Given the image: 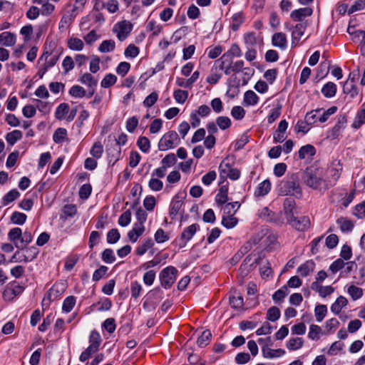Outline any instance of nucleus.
Returning a JSON list of instances; mask_svg holds the SVG:
<instances>
[{"label": "nucleus", "mask_w": 365, "mask_h": 365, "mask_svg": "<svg viewBox=\"0 0 365 365\" xmlns=\"http://www.w3.org/2000/svg\"><path fill=\"white\" fill-rule=\"evenodd\" d=\"M336 223L339 225L342 232H351L354 228L353 222L346 217H339L337 219Z\"/></svg>", "instance_id": "7c9ffc66"}, {"label": "nucleus", "mask_w": 365, "mask_h": 365, "mask_svg": "<svg viewBox=\"0 0 365 365\" xmlns=\"http://www.w3.org/2000/svg\"><path fill=\"white\" fill-rule=\"evenodd\" d=\"M347 292L353 300L359 299L363 294L362 289L354 285L349 287Z\"/></svg>", "instance_id": "680f3d73"}, {"label": "nucleus", "mask_w": 365, "mask_h": 365, "mask_svg": "<svg viewBox=\"0 0 365 365\" xmlns=\"http://www.w3.org/2000/svg\"><path fill=\"white\" fill-rule=\"evenodd\" d=\"M295 201L291 198H286L283 203V210L284 211V214L286 215L287 220L288 218L292 217L294 216L293 210L295 207Z\"/></svg>", "instance_id": "bb28decb"}, {"label": "nucleus", "mask_w": 365, "mask_h": 365, "mask_svg": "<svg viewBox=\"0 0 365 365\" xmlns=\"http://www.w3.org/2000/svg\"><path fill=\"white\" fill-rule=\"evenodd\" d=\"M336 86L333 82H328L322 88V93L326 98H332L336 95Z\"/></svg>", "instance_id": "2f4dec72"}, {"label": "nucleus", "mask_w": 365, "mask_h": 365, "mask_svg": "<svg viewBox=\"0 0 365 365\" xmlns=\"http://www.w3.org/2000/svg\"><path fill=\"white\" fill-rule=\"evenodd\" d=\"M327 312V308L326 305L320 304L316 306L314 309L316 320L319 322H322L325 317Z\"/></svg>", "instance_id": "6e6d98bb"}, {"label": "nucleus", "mask_w": 365, "mask_h": 365, "mask_svg": "<svg viewBox=\"0 0 365 365\" xmlns=\"http://www.w3.org/2000/svg\"><path fill=\"white\" fill-rule=\"evenodd\" d=\"M200 230V225L194 223L185 227L182 232L179 240V247L182 248L185 247L186 244L192 238L197 230Z\"/></svg>", "instance_id": "6e6552de"}, {"label": "nucleus", "mask_w": 365, "mask_h": 365, "mask_svg": "<svg viewBox=\"0 0 365 365\" xmlns=\"http://www.w3.org/2000/svg\"><path fill=\"white\" fill-rule=\"evenodd\" d=\"M64 289L63 284L56 283L48 291L46 296L43 299V302L47 300L49 303L57 299L63 294Z\"/></svg>", "instance_id": "9b49d317"}, {"label": "nucleus", "mask_w": 365, "mask_h": 365, "mask_svg": "<svg viewBox=\"0 0 365 365\" xmlns=\"http://www.w3.org/2000/svg\"><path fill=\"white\" fill-rule=\"evenodd\" d=\"M322 110L323 108H318L308 112L305 115L306 120L312 125L319 122V117H320V113Z\"/></svg>", "instance_id": "c03bdc74"}, {"label": "nucleus", "mask_w": 365, "mask_h": 365, "mask_svg": "<svg viewBox=\"0 0 365 365\" xmlns=\"http://www.w3.org/2000/svg\"><path fill=\"white\" fill-rule=\"evenodd\" d=\"M103 152V148L100 142L95 143L90 150L91 155L96 158H100L102 156Z\"/></svg>", "instance_id": "69168bd1"}, {"label": "nucleus", "mask_w": 365, "mask_h": 365, "mask_svg": "<svg viewBox=\"0 0 365 365\" xmlns=\"http://www.w3.org/2000/svg\"><path fill=\"white\" fill-rule=\"evenodd\" d=\"M347 299L343 297H339L336 300L331 306V311L334 314H339L341 309L347 304Z\"/></svg>", "instance_id": "c756f323"}, {"label": "nucleus", "mask_w": 365, "mask_h": 365, "mask_svg": "<svg viewBox=\"0 0 365 365\" xmlns=\"http://www.w3.org/2000/svg\"><path fill=\"white\" fill-rule=\"evenodd\" d=\"M148 187L153 191H160L163 189V182L157 178L152 177L148 182Z\"/></svg>", "instance_id": "0e129e2a"}, {"label": "nucleus", "mask_w": 365, "mask_h": 365, "mask_svg": "<svg viewBox=\"0 0 365 365\" xmlns=\"http://www.w3.org/2000/svg\"><path fill=\"white\" fill-rule=\"evenodd\" d=\"M262 353L264 358L273 359L283 356L285 351L282 349H272L267 345H264L262 347Z\"/></svg>", "instance_id": "f3484780"}, {"label": "nucleus", "mask_w": 365, "mask_h": 365, "mask_svg": "<svg viewBox=\"0 0 365 365\" xmlns=\"http://www.w3.org/2000/svg\"><path fill=\"white\" fill-rule=\"evenodd\" d=\"M20 196L19 192L16 189H12L8 192L2 198V205L6 206L16 200Z\"/></svg>", "instance_id": "f704fd0d"}, {"label": "nucleus", "mask_w": 365, "mask_h": 365, "mask_svg": "<svg viewBox=\"0 0 365 365\" xmlns=\"http://www.w3.org/2000/svg\"><path fill=\"white\" fill-rule=\"evenodd\" d=\"M212 337L211 331L208 329L203 331L201 335L197 338V344L200 347H205L210 342Z\"/></svg>", "instance_id": "72a5a7b5"}, {"label": "nucleus", "mask_w": 365, "mask_h": 365, "mask_svg": "<svg viewBox=\"0 0 365 365\" xmlns=\"http://www.w3.org/2000/svg\"><path fill=\"white\" fill-rule=\"evenodd\" d=\"M116 81L117 77L112 73H108L101 81V86L103 88H107L114 85Z\"/></svg>", "instance_id": "bf43d9fd"}, {"label": "nucleus", "mask_w": 365, "mask_h": 365, "mask_svg": "<svg viewBox=\"0 0 365 365\" xmlns=\"http://www.w3.org/2000/svg\"><path fill=\"white\" fill-rule=\"evenodd\" d=\"M173 96L178 103H184L188 97V92L183 90H176L174 91Z\"/></svg>", "instance_id": "e2e57ef3"}, {"label": "nucleus", "mask_w": 365, "mask_h": 365, "mask_svg": "<svg viewBox=\"0 0 365 365\" xmlns=\"http://www.w3.org/2000/svg\"><path fill=\"white\" fill-rule=\"evenodd\" d=\"M302 179L304 182L314 190H327L329 186L325 181L319 176H318L312 170L307 169L304 174Z\"/></svg>", "instance_id": "f03ea898"}, {"label": "nucleus", "mask_w": 365, "mask_h": 365, "mask_svg": "<svg viewBox=\"0 0 365 365\" xmlns=\"http://www.w3.org/2000/svg\"><path fill=\"white\" fill-rule=\"evenodd\" d=\"M120 237V232L117 229H111L107 234V242L109 244L116 243Z\"/></svg>", "instance_id": "774afa93"}, {"label": "nucleus", "mask_w": 365, "mask_h": 365, "mask_svg": "<svg viewBox=\"0 0 365 365\" xmlns=\"http://www.w3.org/2000/svg\"><path fill=\"white\" fill-rule=\"evenodd\" d=\"M280 310L276 307H272L267 310V319L272 322L277 321L280 317Z\"/></svg>", "instance_id": "338daca9"}, {"label": "nucleus", "mask_w": 365, "mask_h": 365, "mask_svg": "<svg viewBox=\"0 0 365 365\" xmlns=\"http://www.w3.org/2000/svg\"><path fill=\"white\" fill-rule=\"evenodd\" d=\"M180 143V140L178 133L172 130L163 135L158 143V148L160 150L165 151L168 149L173 148Z\"/></svg>", "instance_id": "7ed1b4c3"}, {"label": "nucleus", "mask_w": 365, "mask_h": 365, "mask_svg": "<svg viewBox=\"0 0 365 365\" xmlns=\"http://www.w3.org/2000/svg\"><path fill=\"white\" fill-rule=\"evenodd\" d=\"M315 263L312 260H307L297 268V272L302 277H307L313 272Z\"/></svg>", "instance_id": "4be33fe9"}, {"label": "nucleus", "mask_w": 365, "mask_h": 365, "mask_svg": "<svg viewBox=\"0 0 365 365\" xmlns=\"http://www.w3.org/2000/svg\"><path fill=\"white\" fill-rule=\"evenodd\" d=\"M22 230L19 227L11 228L8 232V239L14 243V245L22 250V245H20Z\"/></svg>", "instance_id": "2eb2a0df"}, {"label": "nucleus", "mask_w": 365, "mask_h": 365, "mask_svg": "<svg viewBox=\"0 0 365 365\" xmlns=\"http://www.w3.org/2000/svg\"><path fill=\"white\" fill-rule=\"evenodd\" d=\"M153 245H154V242H153V240L150 238H148V239L145 240L143 242V243L137 247V249L135 250L136 254L138 255L141 256V255H144L148 251V250L151 248Z\"/></svg>", "instance_id": "4c0bfd02"}, {"label": "nucleus", "mask_w": 365, "mask_h": 365, "mask_svg": "<svg viewBox=\"0 0 365 365\" xmlns=\"http://www.w3.org/2000/svg\"><path fill=\"white\" fill-rule=\"evenodd\" d=\"M228 200V187L226 185L222 186L215 196L216 202L221 205Z\"/></svg>", "instance_id": "473e14b6"}, {"label": "nucleus", "mask_w": 365, "mask_h": 365, "mask_svg": "<svg viewBox=\"0 0 365 365\" xmlns=\"http://www.w3.org/2000/svg\"><path fill=\"white\" fill-rule=\"evenodd\" d=\"M69 94L75 98H83L86 96V91L81 86H73L69 90Z\"/></svg>", "instance_id": "4d7b16f0"}, {"label": "nucleus", "mask_w": 365, "mask_h": 365, "mask_svg": "<svg viewBox=\"0 0 365 365\" xmlns=\"http://www.w3.org/2000/svg\"><path fill=\"white\" fill-rule=\"evenodd\" d=\"M312 9L309 7L295 9L291 12V18L297 21H302L305 17L310 16L312 14Z\"/></svg>", "instance_id": "dca6fc26"}, {"label": "nucleus", "mask_w": 365, "mask_h": 365, "mask_svg": "<svg viewBox=\"0 0 365 365\" xmlns=\"http://www.w3.org/2000/svg\"><path fill=\"white\" fill-rule=\"evenodd\" d=\"M244 21V16L241 12L236 13L232 16V24L230 25L233 31L239 29L240 25Z\"/></svg>", "instance_id": "09e8293b"}, {"label": "nucleus", "mask_w": 365, "mask_h": 365, "mask_svg": "<svg viewBox=\"0 0 365 365\" xmlns=\"http://www.w3.org/2000/svg\"><path fill=\"white\" fill-rule=\"evenodd\" d=\"M26 218V214L16 211L12 213L10 220L14 224L22 225L25 223Z\"/></svg>", "instance_id": "49530a36"}, {"label": "nucleus", "mask_w": 365, "mask_h": 365, "mask_svg": "<svg viewBox=\"0 0 365 365\" xmlns=\"http://www.w3.org/2000/svg\"><path fill=\"white\" fill-rule=\"evenodd\" d=\"M287 222L294 227L295 230L301 232H304L308 230L310 227V220L307 216L294 217L288 218Z\"/></svg>", "instance_id": "1a4fd4ad"}, {"label": "nucleus", "mask_w": 365, "mask_h": 365, "mask_svg": "<svg viewBox=\"0 0 365 365\" xmlns=\"http://www.w3.org/2000/svg\"><path fill=\"white\" fill-rule=\"evenodd\" d=\"M222 224L227 228H233L237 223V219L232 214H224Z\"/></svg>", "instance_id": "58836bf2"}, {"label": "nucleus", "mask_w": 365, "mask_h": 365, "mask_svg": "<svg viewBox=\"0 0 365 365\" xmlns=\"http://www.w3.org/2000/svg\"><path fill=\"white\" fill-rule=\"evenodd\" d=\"M312 124L309 123L307 120L306 117L304 120H298L294 130L297 133H302L304 134L307 133L310 130V125Z\"/></svg>", "instance_id": "3c124183"}, {"label": "nucleus", "mask_w": 365, "mask_h": 365, "mask_svg": "<svg viewBox=\"0 0 365 365\" xmlns=\"http://www.w3.org/2000/svg\"><path fill=\"white\" fill-rule=\"evenodd\" d=\"M145 231V226H139L134 224L133 227L128 233V237L130 242H135L140 236L143 235Z\"/></svg>", "instance_id": "b1692460"}, {"label": "nucleus", "mask_w": 365, "mask_h": 365, "mask_svg": "<svg viewBox=\"0 0 365 365\" xmlns=\"http://www.w3.org/2000/svg\"><path fill=\"white\" fill-rule=\"evenodd\" d=\"M137 145L139 147V149L143 153H148L150 148V140L145 136H141L138 138L137 141Z\"/></svg>", "instance_id": "603ef678"}, {"label": "nucleus", "mask_w": 365, "mask_h": 365, "mask_svg": "<svg viewBox=\"0 0 365 365\" xmlns=\"http://www.w3.org/2000/svg\"><path fill=\"white\" fill-rule=\"evenodd\" d=\"M259 98L252 91H247L244 94L243 105L246 106H255L257 103Z\"/></svg>", "instance_id": "c85d7f7f"}, {"label": "nucleus", "mask_w": 365, "mask_h": 365, "mask_svg": "<svg viewBox=\"0 0 365 365\" xmlns=\"http://www.w3.org/2000/svg\"><path fill=\"white\" fill-rule=\"evenodd\" d=\"M68 48L73 51H81L83 48V42L78 38L72 37L68 41Z\"/></svg>", "instance_id": "a18cd8bd"}, {"label": "nucleus", "mask_w": 365, "mask_h": 365, "mask_svg": "<svg viewBox=\"0 0 365 365\" xmlns=\"http://www.w3.org/2000/svg\"><path fill=\"white\" fill-rule=\"evenodd\" d=\"M69 112V106L66 103H61L56 109L55 117L58 120L66 119V115Z\"/></svg>", "instance_id": "e433bc0d"}, {"label": "nucleus", "mask_w": 365, "mask_h": 365, "mask_svg": "<svg viewBox=\"0 0 365 365\" xmlns=\"http://www.w3.org/2000/svg\"><path fill=\"white\" fill-rule=\"evenodd\" d=\"M101 342V338L99 333L96 330L92 331L91 332L90 336H89V343H90L89 346H93L96 349L98 350Z\"/></svg>", "instance_id": "de8ad7c7"}, {"label": "nucleus", "mask_w": 365, "mask_h": 365, "mask_svg": "<svg viewBox=\"0 0 365 365\" xmlns=\"http://www.w3.org/2000/svg\"><path fill=\"white\" fill-rule=\"evenodd\" d=\"M288 294L289 290L287 286L284 285L274 293L272 299L275 302H278L282 301Z\"/></svg>", "instance_id": "5fc2aeb1"}, {"label": "nucleus", "mask_w": 365, "mask_h": 365, "mask_svg": "<svg viewBox=\"0 0 365 365\" xmlns=\"http://www.w3.org/2000/svg\"><path fill=\"white\" fill-rule=\"evenodd\" d=\"M316 153L315 148L310 144L304 145L300 148L298 154L299 159H304L307 157H312Z\"/></svg>", "instance_id": "cd10ccee"}, {"label": "nucleus", "mask_w": 365, "mask_h": 365, "mask_svg": "<svg viewBox=\"0 0 365 365\" xmlns=\"http://www.w3.org/2000/svg\"><path fill=\"white\" fill-rule=\"evenodd\" d=\"M344 93L349 95L350 98H354L359 93L355 83H345L343 87Z\"/></svg>", "instance_id": "864d4df0"}, {"label": "nucleus", "mask_w": 365, "mask_h": 365, "mask_svg": "<svg viewBox=\"0 0 365 365\" xmlns=\"http://www.w3.org/2000/svg\"><path fill=\"white\" fill-rule=\"evenodd\" d=\"M178 273V269L173 266L164 268L159 274L162 287L165 289L170 288L176 280Z\"/></svg>", "instance_id": "20e7f679"}, {"label": "nucleus", "mask_w": 365, "mask_h": 365, "mask_svg": "<svg viewBox=\"0 0 365 365\" xmlns=\"http://www.w3.org/2000/svg\"><path fill=\"white\" fill-rule=\"evenodd\" d=\"M82 84L86 85L88 88L96 87L98 84V80L95 78L91 73H85L81 75L78 80Z\"/></svg>", "instance_id": "393cba45"}, {"label": "nucleus", "mask_w": 365, "mask_h": 365, "mask_svg": "<svg viewBox=\"0 0 365 365\" xmlns=\"http://www.w3.org/2000/svg\"><path fill=\"white\" fill-rule=\"evenodd\" d=\"M216 66L221 71H224L225 75H230L233 72V60L230 58L228 55H222L219 59L215 61Z\"/></svg>", "instance_id": "9d476101"}, {"label": "nucleus", "mask_w": 365, "mask_h": 365, "mask_svg": "<svg viewBox=\"0 0 365 365\" xmlns=\"http://www.w3.org/2000/svg\"><path fill=\"white\" fill-rule=\"evenodd\" d=\"M235 294L230 297V304L235 309H241L243 307V297L240 293Z\"/></svg>", "instance_id": "a19ab883"}, {"label": "nucleus", "mask_w": 365, "mask_h": 365, "mask_svg": "<svg viewBox=\"0 0 365 365\" xmlns=\"http://www.w3.org/2000/svg\"><path fill=\"white\" fill-rule=\"evenodd\" d=\"M76 298L73 296L67 297L62 305V310L66 313L70 312L76 304Z\"/></svg>", "instance_id": "8fccbe9b"}, {"label": "nucleus", "mask_w": 365, "mask_h": 365, "mask_svg": "<svg viewBox=\"0 0 365 365\" xmlns=\"http://www.w3.org/2000/svg\"><path fill=\"white\" fill-rule=\"evenodd\" d=\"M244 42L247 48H253L256 45H262L263 43V38L260 36H257L254 32H248L244 34Z\"/></svg>", "instance_id": "4468645a"}, {"label": "nucleus", "mask_w": 365, "mask_h": 365, "mask_svg": "<svg viewBox=\"0 0 365 365\" xmlns=\"http://www.w3.org/2000/svg\"><path fill=\"white\" fill-rule=\"evenodd\" d=\"M16 43L15 35L9 32H3L0 34V46H11Z\"/></svg>", "instance_id": "a878e982"}, {"label": "nucleus", "mask_w": 365, "mask_h": 365, "mask_svg": "<svg viewBox=\"0 0 365 365\" xmlns=\"http://www.w3.org/2000/svg\"><path fill=\"white\" fill-rule=\"evenodd\" d=\"M133 29V25L130 21H122L115 24L113 28V31L116 34L117 38L120 41H124Z\"/></svg>", "instance_id": "39448f33"}, {"label": "nucleus", "mask_w": 365, "mask_h": 365, "mask_svg": "<svg viewBox=\"0 0 365 365\" xmlns=\"http://www.w3.org/2000/svg\"><path fill=\"white\" fill-rule=\"evenodd\" d=\"M220 71L221 69L218 68V66H216V63L215 62L212 67L210 74L207 77V82L210 84H216L222 77Z\"/></svg>", "instance_id": "5701e85b"}, {"label": "nucleus", "mask_w": 365, "mask_h": 365, "mask_svg": "<svg viewBox=\"0 0 365 365\" xmlns=\"http://www.w3.org/2000/svg\"><path fill=\"white\" fill-rule=\"evenodd\" d=\"M66 129L63 128H58L55 130L53 135V140L56 143H61L66 139Z\"/></svg>", "instance_id": "ea45409f"}, {"label": "nucleus", "mask_w": 365, "mask_h": 365, "mask_svg": "<svg viewBox=\"0 0 365 365\" xmlns=\"http://www.w3.org/2000/svg\"><path fill=\"white\" fill-rule=\"evenodd\" d=\"M127 140H128V136L126 134H125L123 133H121L120 135H119L117 138H115V140H114V141H115L114 145H115V153H111L110 148H107V153H108L109 158H110V162L111 160H113L115 163L119 159V158L120 156V153H121L120 146L125 145L127 143Z\"/></svg>", "instance_id": "423d86ee"}, {"label": "nucleus", "mask_w": 365, "mask_h": 365, "mask_svg": "<svg viewBox=\"0 0 365 365\" xmlns=\"http://www.w3.org/2000/svg\"><path fill=\"white\" fill-rule=\"evenodd\" d=\"M365 123V103L358 110L351 127L354 129H359Z\"/></svg>", "instance_id": "aec40b11"}, {"label": "nucleus", "mask_w": 365, "mask_h": 365, "mask_svg": "<svg viewBox=\"0 0 365 365\" xmlns=\"http://www.w3.org/2000/svg\"><path fill=\"white\" fill-rule=\"evenodd\" d=\"M272 184L269 180L261 182L255 191V197H263L267 195L271 190Z\"/></svg>", "instance_id": "412c9836"}, {"label": "nucleus", "mask_w": 365, "mask_h": 365, "mask_svg": "<svg viewBox=\"0 0 365 365\" xmlns=\"http://www.w3.org/2000/svg\"><path fill=\"white\" fill-rule=\"evenodd\" d=\"M303 344V339L301 337H297L289 339L286 344V346L289 350L294 351L302 348Z\"/></svg>", "instance_id": "c9c22d12"}, {"label": "nucleus", "mask_w": 365, "mask_h": 365, "mask_svg": "<svg viewBox=\"0 0 365 365\" xmlns=\"http://www.w3.org/2000/svg\"><path fill=\"white\" fill-rule=\"evenodd\" d=\"M306 22H301L297 24L292 30V44L297 45L300 40L301 37L303 36L306 28H307Z\"/></svg>", "instance_id": "ddd939ff"}, {"label": "nucleus", "mask_w": 365, "mask_h": 365, "mask_svg": "<svg viewBox=\"0 0 365 365\" xmlns=\"http://www.w3.org/2000/svg\"><path fill=\"white\" fill-rule=\"evenodd\" d=\"M288 128V123L286 120L279 122L277 129L274 133L273 138L275 143H282L287 138L286 130Z\"/></svg>", "instance_id": "f8f14e48"}, {"label": "nucleus", "mask_w": 365, "mask_h": 365, "mask_svg": "<svg viewBox=\"0 0 365 365\" xmlns=\"http://www.w3.org/2000/svg\"><path fill=\"white\" fill-rule=\"evenodd\" d=\"M24 290V287L14 282L6 287L3 292L2 297L5 301H11L16 296L21 294Z\"/></svg>", "instance_id": "0eeeda50"}, {"label": "nucleus", "mask_w": 365, "mask_h": 365, "mask_svg": "<svg viewBox=\"0 0 365 365\" xmlns=\"http://www.w3.org/2000/svg\"><path fill=\"white\" fill-rule=\"evenodd\" d=\"M278 194L282 196L290 195L296 198L302 197V188L299 183V177L296 173L287 175L282 180L277 187Z\"/></svg>", "instance_id": "f257e3e1"}, {"label": "nucleus", "mask_w": 365, "mask_h": 365, "mask_svg": "<svg viewBox=\"0 0 365 365\" xmlns=\"http://www.w3.org/2000/svg\"><path fill=\"white\" fill-rule=\"evenodd\" d=\"M58 60L57 54H52L49 51H44L38 59V62L44 61L43 63L47 68L53 67Z\"/></svg>", "instance_id": "6ab92c4d"}, {"label": "nucleus", "mask_w": 365, "mask_h": 365, "mask_svg": "<svg viewBox=\"0 0 365 365\" xmlns=\"http://www.w3.org/2000/svg\"><path fill=\"white\" fill-rule=\"evenodd\" d=\"M336 110H337L336 106H331L326 110H324L323 109V110L320 113V117H319V122H320V123L326 122L328 120V118H329V116L333 115L334 113H335L336 112Z\"/></svg>", "instance_id": "052dcab7"}, {"label": "nucleus", "mask_w": 365, "mask_h": 365, "mask_svg": "<svg viewBox=\"0 0 365 365\" xmlns=\"http://www.w3.org/2000/svg\"><path fill=\"white\" fill-rule=\"evenodd\" d=\"M272 43L274 46L284 50L287 46L286 35L282 32H278L272 36Z\"/></svg>", "instance_id": "a211bd4d"}, {"label": "nucleus", "mask_w": 365, "mask_h": 365, "mask_svg": "<svg viewBox=\"0 0 365 365\" xmlns=\"http://www.w3.org/2000/svg\"><path fill=\"white\" fill-rule=\"evenodd\" d=\"M115 43L113 40H105L99 46L98 50L101 53L111 52L115 49Z\"/></svg>", "instance_id": "37998d69"}, {"label": "nucleus", "mask_w": 365, "mask_h": 365, "mask_svg": "<svg viewBox=\"0 0 365 365\" xmlns=\"http://www.w3.org/2000/svg\"><path fill=\"white\" fill-rule=\"evenodd\" d=\"M182 205V201L175 196L171 202L170 214L175 216Z\"/></svg>", "instance_id": "13d9d810"}, {"label": "nucleus", "mask_w": 365, "mask_h": 365, "mask_svg": "<svg viewBox=\"0 0 365 365\" xmlns=\"http://www.w3.org/2000/svg\"><path fill=\"white\" fill-rule=\"evenodd\" d=\"M22 138V133L21 130H14L9 133L6 134V140L7 143L13 145H14L17 140Z\"/></svg>", "instance_id": "79ce46f5"}]
</instances>
